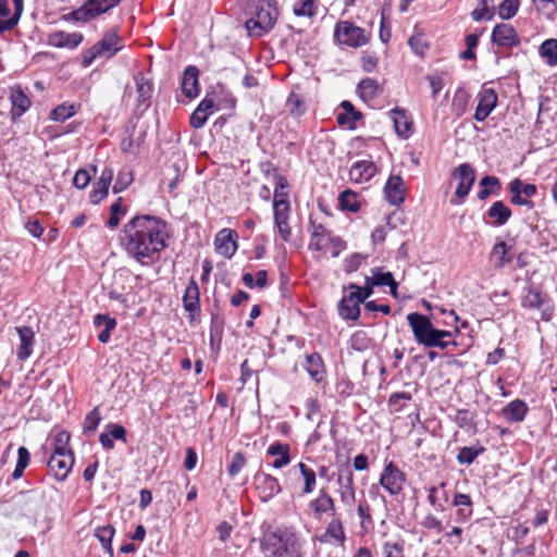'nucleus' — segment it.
<instances>
[{
  "mask_svg": "<svg viewBox=\"0 0 557 557\" xmlns=\"http://www.w3.org/2000/svg\"><path fill=\"white\" fill-rule=\"evenodd\" d=\"M446 483L442 482L437 486H431L428 492V502L436 511H444L445 504L449 499V495L445 490Z\"/></svg>",
  "mask_w": 557,
  "mask_h": 557,
  "instance_id": "37",
  "label": "nucleus"
},
{
  "mask_svg": "<svg viewBox=\"0 0 557 557\" xmlns=\"http://www.w3.org/2000/svg\"><path fill=\"white\" fill-rule=\"evenodd\" d=\"M124 48L123 39L119 29L113 27L104 32L102 38L86 49L82 54V64L87 67L98 58L111 59Z\"/></svg>",
  "mask_w": 557,
  "mask_h": 557,
  "instance_id": "5",
  "label": "nucleus"
},
{
  "mask_svg": "<svg viewBox=\"0 0 557 557\" xmlns=\"http://www.w3.org/2000/svg\"><path fill=\"white\" fill-rule=\"evenodd\" d=\"M469 103V95L462 88L456 90L455 96L451 102V109L456 113L457 116H461L468 107Z\"/></svg>",
  "mask_w": 557,
  "mask_h": 557,
  "instance_id": "53",
  "label": "nucleus"
},
{
  "mask_svg": "<svg viewBox=\"0 0 557 557\" xmlns=\"http://www.w3.org/2000/svg\"><path fill=\"white\" fill-rule=\"evenodd\" d=\"M521 305L523 308L539 310L543 321H550L554 315V306L548 295L543 294L534 287H528L525 289Z\"/></svg>",
  "mask_w": 557,
  "mask_h": 557,
  "instance_id": "9",
  "label": "nucleus"
},
{
  "mask_svg": "<svg viewBox=\"0 0 557 557\" xmlns=\"http://www.w3.org/2000/svg\"><path fill=\"white\" fill-rule=\"evenodd\" d=\"M122 0H87L82 7L70 12L65 18L87 23L115 8Z\"/></svg>",
  "mask_w": 557,
  "mask_h": 557,
  "instance_id": "6",
  "label": "nucleus"
},
{
  "mask_svg": "<svg viewBox=\"0 0 557 557\" xmlns=\"http://www.w3.org/2000/svg\"><path fill=\"white\" fill-rule=\"evenodd\" d=\"M368 283L374 286H388L393 294L396 293L398 284L391 272H383L381 268L372 269V275L368 276Z\"/></svg>",
  "mask_w": 557,
  "mask_h": 557,
  "instance_id": "39",
  "label": "nucleus"
},
{
  "mask_svg": "<svg viewBox=\"0 0 557 557\" xmlns=\"http://www.w3.org/2000/svg\"><path fill=\"white\" fill-rule=\"evenodd\" d=\"M485 447L479 443L474 446L461 447L457 454L456 460L459 465H471L474 460L485 451Z\"/></svg>",
  "mask_w": 557,
  "mask_h": 557,
  "instance_id": "42",
  "label": "nucleus"
},
{
  "mask_svg": "<svg viewBox=\"0 0 557 557\" xmlns=\"http://www.w3.org/2000/svg\"><path fill=\"white\" fill-rule=\"evenodd\" d=\"M486 216L491 220L492 225L499 227L509 221L511 210L502 200H497L488 208Z\"/></svg>",
  "mask_w": 557,
  "mask_h": 557,
  "instance_id": "36",
  "label": "nucleus"
},
{
  "mask_svg": "<svg viewBox=\"0 0 557 557\" xmlns=\"http://www.w3.org/2000/svg\"><path fill=\"white\" fill-rule=\"evenodd\" d=\"M453 176L458 181L455 191L458 200L451 199L450 202L453 205H461L475 182V171L469 163H462L453 171Z\"/></svg>",
  "mask_w": 557,
  "mask_h": 557,
  "instance_id": "11",
  "label": "nucleus"
},
{
  "mask_svg": "<svg viewBox=\"0 0 557 557\" xmlns=\"http://www.w3.org/2000/svg\"><path fill=\"white\" fill-rule=\"evenodd\" d=\"M519 184H509L508 189L511 194L510 202L515 206H524L529 209L534 208V202L527 197H524L522 194L519 193Z\"/></svg>",
  "mask_w": 557,
  "mask_h": 557,
  "instance_id": "61",
  "label": "nucleus"
},
{
  "mask_svg": "<svg viewBox=\"0 0 557 557\" xmlns=\"http://www.w3.org/2000/svg\"><path fill=\"white\" fill-rule=\"evenodd\" d=\"M502 189V182L497 176L485 175L479 182V191L476 197L479 200L484 201L491 196H499Z\"/></svg>",
  "mask_w": 557,
  "mask_h": 557,
  "instance_id": "31",
  "label": "nucleus"
},
{
  "mask_svg": "<svg viewBox=\"0 0 557 557\" xmlns=\"http://www.w3.org/2000/svg\"><path fill=\"white\" fill-rule=\"evenodd\" d=\"M101 421V414L99 408H94L90 412L87 413L84 420L83 431L85 435H90L96 432L98 425Z\"/></svg>",
  "mask_w": 557,
  "mask_h": 557,
  "instance_id": "55",
  "label": "nucleus"
},
{
  "mask_svg": "<svg viewBox=\"0 0 557 557\" xmlns=\"http://www.w3.org/2000/svg\"><path fill=\"white\" fill-rule=\"evenodd\" d=\"M361 300L352 290L345 294L337 305V311L342 319L356 321L360 317Z\"/></svg>",
  "mask_w": 557,
  "mask_h": 557,
  "instance_id": "21",
  "label": "nucleus"
},
{
  "mask_svg": "<svg viewBox=\"0 0 557 557\" xmlns=\"http://www.w3.org/2000/svg\"><path fill=\"white\" fill-rule=\"evenodd\" d=\"M16 332L20 337L16 357L21 361H25L33 354L35 345V333L30 326H17Z\"/></svg>",
  "mask_w": 557,
  "mask_h": 557,
  "instance_id": "25",
  "label": "nucleus"
},
{
  "mask_svg": "<svg viewBox=\"0 0 557 557\" xmlns=\"http://www.w3.org/2000/svg\"><path fill=\"white\" fill-rule=\"evenodd\" d=\"M520 7V0H503L498 5V15L502 20L512 18Z\"/></svg>",
  "mask_w": 557,
  "mask_h": 557,
  "instance_id": "57",
  "label": "nucleus"
},
{
  "mask_svg": "<svg viewBox=\"0 0 557 557\" xmlns=\"http://www.w3.org/2000/svg\"><path fill=\"white\" fill-rule=\"evenodd\" d=\"M10 101V115L13 122L17 121L22 115H24L32 104L30 99L20 86L11 89Z\"/></svg>",
  "mask_w": 557,
  "mask_h": 557,
  "instance_id": "22",
  "label": "nucleus"
},
{
  "mask_svg": "<svg viewBox=\"0 0 557 557\" xmlns=\"http://www.w3.org/2000/svg\"><path fill=\"white\" fill-rule=\"evenodd\" d=\"M540 55L546 60L550 66L557 64V39H546L540 46Z\"/></svg>",
  "mask_w": 557,
  "mask_h": 557,
  "instance_id": "47",
  "label": "nucleus"
},
{
  "mask_svg": "<svg viewBox=\"0 0 557 557\" xmlns=\"http://www.w3.org/2000/svg\"><path fill=\"white\" fill-rule=\"evenodd\" d=\"M237 233L231 228L221 230L214 239L216 251L225 258H232L237 250Z\"/></svg>",
  "mask_w": 557,
  "mask_h": 557,
  "instance_id": "19",
  "label": "nucleus"
},
{
  "mask_svg": "<svg viewBox=\"0 0 557 557\" xmlns=\"http://www.w3.org/2000/svg\"><path fill=\"white\" fill-rule=\"evenodd\" d=\"M453 506L458 508L456 517L459 522L468 521L473 515V503L468 494L455 493Z\"/></svg>",
  "mask_w": 557,
  "mask_h": 557,
  "instance_id": "35",
  "label": "nucleus"
},
{
  "mask_svg": "<svg viewBox=\"0 0 557 557\" xmlns=\"http://www.w3.org/2000/svg\"><path fill=\"white\" fill-rule=\"evenodd\" d=\"M377 172L374 162L370 160L357 161L349 170V178L354 182L361 183L370 181Z\"/></svg>",
  "mask_w": 557,
  "mask_h": 557,
  "instance_id": "29",
  "label": "nucleus"
},
{
  "mask_svg": "<svg viewBox=\"0 0 557 557\" xmlns=\"http://www.w3.org/2000/svg\"><path fill=\"white\" fill-rule=\"evenodd\" d=\"M264 557H302L300 536L290 528L278 527L264 531L260 540Z\"/></svg>",
  "mask_w": 557,
  "mask_h": 557,
  "instance_id": "2",
  "label": "nucleus"
},
{
  "mask_svg": "<svg viewBox=\"0 0 557 557\" xmlns=\"http://www.w3.org/2000/svg\"><path fill=\"white\" fill-rule=\"evenodd\" d=\"M478 100L474 119L483 122L497 106L498 97L493 88H482L478 94Z\"/></svg>",
  "mask_w": 557,
  "mask_h": 557,
  "instance_id": "16",
  "label": "nucleus"
},
{
  "mask_svg": "<svg viewBox=\"0 0 557 557\" xmlns=\"http://www.w3.org/2000/svg\"><path fill=\"white\" fill-rule=\"evenodd\" d=\"M183 307L190 322L200 314V290L194 277L190 278L183 295Z\"/></svg>",
  "mask_w": 557,
  "mask_h": 557,
  "instance_id": "17",
  "label": "nucleus"
},
{
  "mask_svg": "<svg viewBox=\"0 0 557 557\" xmlns=\"http://www.w3.org/2000/svg\"><path fill=\"white\" fill-rule=\"evenodd\" d=\"M528 412L527 403L522 399H515L500 410V416L509 423H519L525 419Z\"/></svg>",
  "mask_w": 557,
  "mask_h": 557,
  "instance_id": "27",
  "label": "nucleus"
},
{
  "mask_svg": "<svg viewBox=\"0 0 557 557\" xmlns=\"http://www.w3.org/2000/svg\"><path fill=\"white\" fill-rule=\"evenodd\" d=\"M30 461V454L28 449L24 446L18 447L17 449V460L15 465V469L12 473L13 480H18L23 476L25 469L28 467Z\"/></svg>",
  "mask_w": 557,
  "mask_h": 557,
  "instance_id": "51",
  "label": "nucleus"
},
{
  "mask_svg": "<svg viewBox=\"0 0 557 557\" xmlns=\"http://www.w3.org/2000/svg\"><path fill=\"white\" fill-rule=\"evenodd\" d=\"M79 104L63 102L57 106L49 114V119L55 122H64L76 114Z\"/></svg>",
  "mask_w": 557,
  "mask_h": 557,
  "instance_id": "46",
  "label": "nucleus"
},
{
  "mask_svg": "<svg viewBox=\"0 0 557 557\" xmlns=\"http://www.w3.org/2000/svg\"><path fill=\"white\" fill-rule=\"evenodd\" d=\"M199 69L195 65H188L183 73L182 92L188 99H194L199 95Z\"/></svg>",
  "mask_w": 557,
  "mask_h": 557,
  "instance_id": "24",
  "label": "nucleus"
},
{
  "mask_svg": "<svg viewBox=\"0 0 557 557\" xmlns=\"http://www.w3.org/2000/svg\"><path fill=\"white\" fill-rule=\"evenodd\" d=\"M358 90L363 100H371L382 91V88L376 79L368 77L360 81Z\"/></svg>",
  "mask_w": 557,
  "mask_h": 557,
  "instance_id": "44",
  "label": "nucleus"
},
{
  "mask_svg": "<svg viewBox=\"0 0 557 557\" xmlns=\"http://www.w3.org/2000/svg\"><path fill=\"white\" fill-rule=\"evenodd\" d=\"M388 114L392 116L396 134L401 138H408L411 134L412 121L407 115V111L396 107Z\"/></svg>",
  "mask_w": 557,
  "mask_h": 557,
  "instance_id": "30",
  "label": "nucleus"
},
{
  "mask_svg": "<svg viewBox=\"0 0 557 557\" xmlns=\"http://www.w3.org/2000/svg\"><path fill=\"white\" fill-rule=\"evenodd\" d=\"M23 10L24 0H0V35L18 24Z\"/></svg>",
  "mask_w": 557,
  "mask_h": 557,
  "instance_id": "10",
  "label": "nucleus"
},
{
  "mask_svg": "<svg viewBox=\"0 0 557 557\" xmlns=\"http://www.w3.org/2000/svg\"><path fill=\"white\" fill-rule=\"evenodd\" d=\"M494 0H478L479 8L471 12V17L475 22L491 21L494 17V13L490 10L491 4Z\"/></svg>",
  "mask_w": 557,
  "mask_h": 557,
  "instance_id": "52",
  "label": "nucleus"
},
{
  "mask_svg": "<svg viewBox=\"0 0 557 557\" xmlns=\"http://www.w3.org/2000/svg\"><path fill=\"white\" fill-rule=\"evenodd\" d=\"M114 533L115 529L111 524L98 527L95 530V536L99 540L103 549L110 555V557L113 556L112 540Z\"/></svg>",
  "mask_w": 557,
  "mask_h": 557,
  "instance_id": "43",
  "label": "nucleus"
},
{
  "mask_svg": "<svg viewBox=\"0 0 557 557\" xmlns=\"http://www.w3.org/2000/svg\"><path fill=\"white\" fill-rule=\"evenodd\" d=\"M536 11L546 20L554 21L557 14L556 0H532Z\"/></svg>",
  "mask_w": 557,
  "mask_h": 557,
  "instance_id": "50",
  "label": "nucleus"
},
{
  "mask_svg": "<svg viewBox=\"0 0 557 557\" xmlns=\"http://www.w3.org/2000/svg\"><path fill=\"white\" fill-rule=\"evenodd\" d=\"M75 462L74 454H52L47 462L48 471L58 481L69 476Z\"/></svg>",
  "mask_w": 557,
  "mask_h": 557,
  "instance_id": "13",
  "label": "nucleus"
},
{
  "mask_svg": "<svg viewBox=\"0 0 557 557\" xmlns=\"http://www.w3.org/2000/svg\"><path fill=\"white\" fill-rule=\"evenodd\" d=\"M384 196L392 206H400L405 201L406 186L399 175H391L384 186Z\"/></svg>",
  "mask_w": 557,
  "mask_h": 557,
  "instance_id": "18",
  "label": "nucleus"
},
{
  "mask_svg": "<svg viewBox=\"0 0 557 557\" xmlns=\"http://www.w3.org/2000/svg\"><path fill=\"white\" fill-rule=\"evenodd\" d=\"M374 285H370L368 283V276H366L364 286L360 287L359 285L355 283H349L347 285V289L352 290L355 294H357V297L359 300H361V304H366L367 299L372 295ZM346 289V287H344Z\"/></svg>",
  "mask_w": 557,
  "mask_h": 557,
  "instance_id": "62",
  "label": "nucleus"
},
{
  "mask_svg": "<svg viewBox=\"0 0 557 557\" xmlns=\"http://www.w3.org/2000/svg\"><path fill=\"white\" fill-rule=\"evenodd\" d=\"M334 36L341 45L352 48L361 47L369 40L364 34V29L349 21L338 22L335 26Z\"/></svg>",
  "mask_w": 557,
  "mask_h": 557,
  "instance_id": "8",
  "label": "nucleus"
},
{
  "mask_svg": "<svg viewBox=\"0 0 557 557\" xmlns=\"http://www.w3.org/2000/svg\"><path fill=\"white\" fill-rule=\"evenodd\" d=\"M137 92V108L149 106V100L152 97L153 84L150 79L146 78L141 73L134 76Z\"/></svg>",
  "mask_w": 557,
  "mask_h": 557,
  "instance_id": "34",
  "label": "nucleus"
},
{
  "mask_svg": "<svg viewBox=\"0 0 557 557\" xmlns=\"http://www.w3.org/2000/svg\"><path fill=\"white\" fill-rule=\"evenodd\" d=\"M70 433L66 431H60L53 441V454H74L73 450L69 447L70 443Z\"/></svg>",
  "mask_w": 557,
  "mask_h": 557,
  "instance_id": "58",
  "label": "nucleus"
},
{
  "mask_svg": "<svg viewBox=\"0 0 557 557\" xmlns=\"http://www.w3.org/2000/svg\"><path fill=\"white\" fill-rule=\"evenodd\" d=\"M492 42L498 47L513 48L520 45V38L510 24H497L492 32Z\"/></svg>",
  "mask_w": 557,
  "mask_h": 557,
  "instance_id": "15",
  "label": "nucleus"
},
{
  "mask_svg": "<svg viewBox=\"0 0 557 557\" xmlns=\"http://www.w3.org/2000/svg\"><path fill=\"white\" fill-rule=\"evenodd\" d=\"M341 108L343 112L337 114L336 117L338 125L347 127L348 129H355L356 122L362 119V113L348 100H344L341 103Z\"/></svg>",
  "mask_w": 557,
  "mask_h": 557,
  "instance_id": "33",
  "label": "nucleus"
},
{
  "mask_svg": "<svg viewBox=\"0 0 557 557\" xmlns=\"http://www.w3.org/2000/svg\"><path fill=\"white\" fill-rule=\"evenodd\" d=\"M338 201L343 210H347L354 213L360 210V201L358 200V194L350 189H346L343 193H341Z\"/></svg>",
  "mask_w": 557,
  "mask_h": 557,
  "instance_id": "49",
  "label": "nucleus"
},
{
  "mask_svg": "<svg viewBox=\"0 0 557 557\" xmlns=\"http://www.w3.org/2000/svg\"><path fill=\"white\" fill-rule=\"evenodd\" d=\"M253 485L262 503H268L282 492L278 480L261 470L253 475Z\"/></svg>",
  "mask_w": 557,
  "mask_h": 557,
  "instance_id": "12",
  "label": "nucleus"
},
{
  "mask_svg": "<svg viewBox=\"0 0 557 557\" xmlns=\"http://www.w3.org/2000/svg\"><path fill=\"white\" fill-rule=\"evenodd\" d=\"M407 483L406 473L394 462L385 463L380 474L379 484L391 495L397 497L403 494Z\"/></svg>",
  "mask_w": 557,
  "mask_h": 557,
  "instance_id": "7",
  "label": "nucleus"
},
{
  "mask_svg": "<svg viewBox=\"0 0 557 557\" xmlns=\"http://www.w3.org/2000/svg\"><path fill=\"white\" fill-rule=\"evenodd\" d=\"M453 421L458 428L472 431H476L475 414L469 409H457L453 418Z\"/></svg>",
  "mask_w": 557,
  "mask_h": 557,
  "instance_id": "45",
  "label": "nucleus"
},
{
  "mask_svg": "<svg viewBox=\"0 0 557 557\" xmlns=\"http://www.w3.org/2000/svg\"><path fill=\"white\" fill-rule=\"evenodd\" d=\"M407 321L418 344L426 348L441 349L450 345L457 346L456 341H446V338L453 337V333L436 329L429 317L419 312H411L407 315Z\"/></svg>",
  "mask_w": 557,
  "mask_h": 557,
  "instance_id": "3",
  "label": "nucleus"
},
{
  "mask_svg": "<svg viewBox=\"0 0 557 557\" xmlns=\"http://www.w3.org/2000/svg\"><path fill=\"white\" fill-rule=\"evenodd\" d=\"M250 17L245 22L248 36L261 38L275 26L280 11L275 0H252L248 7Z\"/></svg>",
  "mask_w": 557,
  "mask_h": 557,
  "instance_id": "4",
  "label": "nucleus"
},
{
  "mask_svg": "<svg viewBox=\"0 0 557 557\" xmlns=\"http://www.w3.org/2000/svg\"><path fill=\"white\" fill-rule=\"evenodd\" d=\"M134 181L133 172L129 170H122L117 173L116 181L113 185V193L119 194L124 191Z\"/></svg>",
  "mask_w": 557,
  "mask_h": 557,
  "instance_id": "59",
  "label": "nucleus"
},
{
  "mask_svg": "<svg viewBox=\"0 0 557 557\" xmlns=\"http://www.w3.org/2000/svg\"><path fill=\"white\" fill-rule=\"evenodd\" d=\"M309 508L312 510L315 519H321L323 515H336L335 499L331 496L327 487H321L318 496L310 500Z\"/></svg>",
  "mask_w": 557,
  "mask_h": 557,
  "instance_id": "14",
  "label": "nucleus"
},
{
  "mask_svg": "<svg viewBox=\"0 0 557 557\" xmlns=\"http://www.w3.org/2000/svg\"><path fill=\"white\" fill-rule=\"evenodd\" d=\"M275 188H274V197H273V207L282 206L284 208H289L288 201V181L287 178L276 173L274 175Z\"/></svg>",
  "mask_w": 557,
  "mask_h": 557,
  "instance_id": "38",
  "label": "nucleus"
},
{
  "mask_svg": "<svg viewBox=\"0 0 557 557\" xmlns=\"http://www.w3.org/2000/svg\"><path fill=\"white\" fill-rule=\"evenodd\" d=\"M383 552L384 557H404V545L400 542H386Z\"/></svg>",
  "mask_w": 557,
  "mask_h": 557,
  "instance_id": "64",
  "label": "nucleus"
},
{
  "mask_svg": "<svg viewBox=\"0 0 557 557\" xmlns=\"http://www.w3.org/2000/svg\"><path fill=\"white\" fill-rule=\"evenodd\" d=\"M94 324L98 327L101 325L104 326V329L98 334V339L106 344L110 341L111 332L115 329L117 323L114 318H111L108 314L98 313L94 317Z\"/></svg>",
  "mask_w": 557,
  "mask_h": 557,
  "instance_id": "40",
  "label": "nucleus"
},
{
  "mask_svg": "<svg viewBox=\"0 0 557 557\" xmlns=\"http://www.w3.org/2000/svg\"><path fill=\"white\" fill-rule=\"evenodd\" d=\"M224 331V318L219 312L211 313L210 321V344L213 345L216 341L219 344L221 343L222 335Z\"/></svg>",
  "mask_w": 557,
  "mask_h": 557,
  "instance_id": "48",
  "label": "nucleus"
},
{
  "mask_svg": "<svg viewBox=\"0 0 557 557\" xmlns=\"http://www.w3.org/2000/svg\"><path fill=\"white\" fill-rule=\"evenodd\" d=\"M314 1L315 0H298L293 9L294 14L308 17L315 15Z\"/></svg>",
  "mask_w": 557,
  "mask_h": 557,
  "instance_id": "63",
  "label": "nucleus"
},
{
  "mask_svg": "<svg viewBox=\"0 0 557 557\" xmlns=\"http://www.w3.org/2000/svg\"><path fill=\"white\" fill-rule=\"evenodd\" d=\"M125 214L126 208L122 207V197H119L110 207V216L107 221L108 227L115 228L120 224L121 216Z\"/></svg>",
  "mask_w": 557,
  "mask_h": 557,
  "instance_id": "54",
  "label": "nucleus"
},
{
  "mask_svg": "<svg viewBox=\"0 0 557 557\" xmlns=\"http://www.w3.org/2000/svg\"><path fill=\"white\" fill-rule=\"evenodd\" d=\"M336 482L339 487L355 486L354 471L349 465L338 468Z\"/></svg>",
  "mask_w": 557,
  "mask_h": 557,
  "instance_id": "60",
  "label": "nucleus"
},
{
  "mask_svg": "<svg viewBox=\"0 0 557 557\" xmlns=\"http://www.w3.org/2000/svg\"><path fill=\"white\" fill-rule=\"evenodd\" d=\"M310 240L309 249L312 251H323L326 249L330 239L332 238L331 233L325 228L323 224L315 223L311 218L309 221Z\"/></svg>",
  "mask_w": 557,
  "mask_h": 557,
  "instance_id": "20",
  "label": "nucleus"
},
{
  "mask_svg": "<svg viewBox=\"0 0 557 557\" xmlns=\"http://www.w3.org/2000/svg\"><path fill=\"white\" fill-rule=\"evenodd\" d=\"M510 247L505 242H498L493 246L491 251V260L495 268L502 269L505 264L511 262L512 257L509 255Z\"/></svg>",
  "mask_w": 557,
  "mask_h": 557,
  "instance_id": "41",
  "label": "nucleus"
},
{
  "mask_svg": "<svg viewBox=\"0 0 557 557\" xmlns=\"http://www.w3.org/2000/svg\"><path fill=\"white\" fill-rule=\"evenodd\" d=\"M286 107L293 116H300L306 112L305 102L302 98L296 92L289 94L286 101Z\"/></svg>",
  "mask_w": 557,
  "mask_h": 557,
  "instance_id": "56",
  "label": "nucleus"
},
{
  "mask_svg": "<svg viewBox=\"0 0 557 557\" xmlns=\"http://www.w3.org/2000/svg\"><path fill=\"white\" fill-rule=\"evenodd\" d=\"M84 39L82 33L58 30L49 35L48 44L55 48L75 49Z\"/></svg>",
  "mask_w": 557,
  "mask_h": 557,
  "instance_id": "26",
  "label": "nucleus"
},
{
  "mask_svg": "<svg viewBox=\"0 0 557 557\" xmlns=\"http://www.w3.org/2000/svg\"><path fill=\"white\" fill-rule=\"evenodd\" d=\"M311 380L315 383H321L325 380L326 370L324 361L319 352L306 355V362L304 364Z\"/></svg>",
  "mask_w": 557,
  "mask_h": 557,
  "instance_id": "28",
  "label": "nucleus"
},
{
  "mask_svg": "<svg viewBox=\"0 0 557 557\" xmlns=\"http://www.w3.org/2000/svg\"><path fill=\"white\" fill-rule=\"evenodd\" d=\"M319 542L327 544H338L344 546L346 534L343 522L339 518H333L326 525L325 531L318 537Z\"/></svg>",
  "mask_w": 557,
  "mask_h": 557,
  "instance_id": "23",
  "label": "nucleus"
},
{
  "mask_svg": "<svg viewBox=\"0 0 557 557\" xmlns=\"http://www.w3.org/2000/svg\"><path fill=\"white\" fill-rule=\"evenodd\" d=\"M267 454L269 456H275L276 458L272 461L271 466L274 469H282L286 467L290 462V446L288 444H283L278 441L272 443L268 449Z\"/></svg>",
  "mask_w": 557,
  "mask_h": 557,
  "instance_id": "32",
  "label": "nucleus"
},
{
  "mask_svg": "<svg viewBox=\"0 0 557 557\" xmlns=\"http://www.w3.org/2000/svg\"><path fill=\"white\" fill-rule=\"evenodd\" d=\"M166 225L159 216L136 215L123 226L122 246L129 257L148 265L158 260L160 252L168 247Z\"/></svg>",
  "mask_w": 557,
  "mask_h": 557,
  "instance_id": "1",
  "label": "nucleus"
}]
</instances>
